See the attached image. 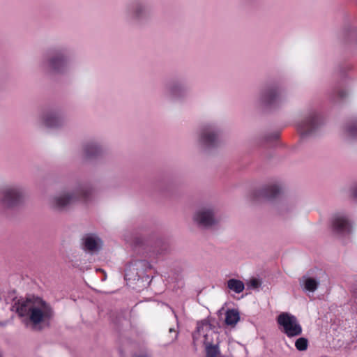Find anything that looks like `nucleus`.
<instances>
[{"instance_id":"obj_18","label":"nucleus","mask_w":357,"mask_h":357,"mask_svg":"<svg viewBox=\"0 0 357 357\" xmlns=\"http://www.w3.org/2000/svg\"><path fill=\"white\" fill-rule=\"evenodd\" d=\"M129 10L132 13V17L139 20L146 18L149 13V9L139 1L132 3L129 7Z\"/></svg>"},{"instance_id":"obj_7","label":"nucleus","mask_w":357,"mask_h":357,"mask_svg":"<svg viewBox=\"0 0 357 357\" xmlns=\"http://www.w3.org/2000/svg\"><path fill=\"white\" fill-rule=\"evenodd\" d=\"M196 225L202 229H211L217 226L220 220L213 207L204 206L198 209L193 215Z\"/></svg>"},{"instance_id":"obj_33","label":"nucleus","mask_w":357,"mask_h":357,"mask_svg":"<svg viewBox=\"0 0 357 357\" xmlns=\"http://www.w3.org/2000/svg\"><path fill=\"white\" fill-rule=\"evenodd\" d=\"M353 197L357 199V186L354 187L352 190Z\"/></svg>"},{"instance_id":"obj_2","label":"nucleus","mask_w":357,"mask_h":357,"mask_svg":"<svg viewBox=\"0 0 357 357\" xmlns=\"http://www.w3.org/2000/svg\"><path fill=\"white\" fill-rule=\"evenodd\" d=\"M94 189L89 183H78L71 192H63L51 199V207L59 211L66 210L77 202H86L91 198Z\"/></svg>"},{"instance_id":"obj_32","label":"nucleus","mask_w":357,"mask_h":357,"mask_svg":"<svg viewBox=\"0 0 357 357\" xmlns=\"http://www.w3.org/2000/svg\"><path fill=\"white\" fill-rule=\"evenodd\" d=\"M349 37L355 38L354 44L357 47V31H352L349 33Z\"/></svg>"},{"instance_id":"obj_19","label":"nucleus","mask_w":357,"mask_h":357,"mask_svg":"<svg viewBox=\"0 0 357 357\" xmlns=\"http://www.w3.org/2000/svg\"><path fill=\"white\" fill-rule=\"evenodd\" d=\"M135 269L139 273L144 279H146V276H149L146 274L147 270L151 268V265L150 263L145 259H134L132 260L130 263Z\"/></svg>"},{"instance_id":"obj_14","label":"nucleus","mask_w":357,"mask_h":357,"mask_svg":"<svg viewBox=\"0 0 357 357\" xmlns=\"http://www.w3.org/2000/svg\"><path fill=\"white\" fill-rule=\"evenodd\" d=\"M282 188L277 184L267 185L253 192V199L259 200L264 199L266 200H273L278 198L282 193Z\"/></svg>"},{"instance_id":"obj_10","label":"nucleus","mask_w":357,"mask_h":357,"mask_svg":"<svg viewBox=\"0 0 357 357\" xmlns=\"http://www.w3.org/2000/svg\"><path fill=\"white\" fill-rule=\"evenodd\" d=\"M331 227L334 234L340 236L350 234L353 231V225L349 217L342 213H337L333 215Z\"/></svg>"},{"instance_id":"obj_8","label":"nucleus","mask_w":357,"mask_h":357,"mask_svg":"<svg viewBox=\"0 0 357 357\" xmlns=\"http://www.w3.org/2000/svg\"><path fill=\"white\" fill-rule=\"evenodd\" d=\"M276 321L278 324L282 327L281 331L288 337L301 335L302 327L294 315L288 312H282L277 317Z\"/></svg>"},{"instance_id":"obj_34","label":"nucleus","mask_w":357,"mask_h":357,"mask_svg":"<svg viewBox=\"0 0 357 357\" xmlns=\"http://www.w3.org/2000/svg\"><path fill=\"white\" fill-rule=\"evenodd\" d=\"M135 243L139 245L144 244V240L141 238H136Z\"/></svg>"},{"instance_id":"obj_11","label":"nucleus","mask_w":357,"mask_h":357,"mask_svg":"<svg viewBox=\"0 0 357 357\" xmlns=\"http://www.w3.org/2000/svg\"><path fill=\"white\" fill-rule=\"evenodd\" d=\"M124 278L128 284L137 290L146 287L151 281L149 276H146V279H144L130 264L126 268Z\"/></svg>"},{"instance_id":"obj_27","label":"nucleus","mask_w":357,"mask_h":357,"mask_svg":"<svg viewBox=\"0 0 357 357\" xmlns=\"http://www.w3.org/2000/svg\"><path fill=\"white\" fill-rule=\"evenodd\" d=\"M294 206L289 202H282L278 207V212L282 215H286L289 212L293 211Z\"/></svg>"},{"instance_id":"obj_20","label":"nucleus","mask_w":357,"mask_h":357,"mask_svg":"<svg viewBox=\"0 0 357 357\" xmlns=\"http://www.w3.org/2000/svg\"><path fill=\"white\" fill-rule=\"evenodd\" d=\"M300 284L301 286L302 285L304 286V290H306V291H308L310 292H314L317 289V288L319 287V280L304 275L302 277L301 280H300Z\"/></svg>"},{"instance_id":"obj_5","label":"nucleus","mask_w":357,"mask_h":357,"mask_svg":"<svg viewBox=\"0 0 357 357\" xmlns=\"http://www.w3.org/2000/svg\"><path fill=\"white\" fill-rule=\"evenodd\" d=\"M199 142L204 150L218 148L222 143L220 130L214 124L204 126L200 130Z\"/></svg>"},{"instance_id":"obj_31","label":"nucleus","mask_w":357,"mask_h":357,"mask_svg":"<svg viewBox=\"0 0 357 357\" xmlns=\"http://www.w3.org/2000/svg\"><path fill=\"white\" fill-rule=\"evenodd\" d=\"M261 285V282L256 278H252L250 281V286L252 288H258Z\"/></svg>"},{"instance_id":"obj_13","label":"nucleus","mask_w":357,"mask_h":357,"mask_svg":"<svg viewBox=\"0 0 357 357\" xmlns=\"http://www.w3.org/2000/svg\"><path fill=\"white\" fill-rule=\"evenodd\" d=\"M204 328L208 329L206 334L204 335V344L206 346L217 345L220 343V334L218 332L213 331L211 328V324L206 321H204L202 324H198L197 326V331L192 333L193 342H195L198 338L201 331H204Z\"/></svg>"},{"instance_id":"obj_23","label":"nucleus","mask_w":357,"mask_h":357,"mask_svg":"<svg viewBox=\"0 0 357 357\" xmlns=\"http://www.w3.org/2000/svg\"><path fill=\"white\" fill-rule=\"evenodd\" d=\"M345 129L347 133L351 138L357 139V120L349 122L346 126Z\"/></svg>"},{"instance_id":"obj_38","label":"nucleus","mask_w":357,"mask_h":357,"mask_svg":"<svg viewBox=\"0 0 357 357\" xmlns=\"http://www.w3.org/2000/svg\"><path fill=\"white\" fill-rule=\"evenodd\" d=\"M0 357H1V354H0Z\"/></svg>"},{"instance_id":"obj_15","label":"nucleus","mask_w":357,"mask_h":357,"mask_svg":"<svg viewBox=\"0 0 357 357\" xmlns=\"http://www.w3.org/2000/svg\"><path fill=\"white\" fill-rule=\"evenodd\" d=\"M83 152L86 160H94L102 156L103 150L97 143L91 141L84 144Z\"/></svg>"},{"instance_id":"obj_9","label":"nucleus","mask_w":357,"mask_h":357,"mask_svg":"<svg viewBox=\"0 0 357 357\" xmlns=\"http://www.w3.org/2000/svg\"><path fill=\"white\" fill-rule=\"evenodd\" d=\"M260 102L266 107H275L282 100L281 91L276 84L266 86L261 91Z\"/></svg>"},{"instance_id":"obj_21","label":"nucleus","mask_w":357,"mask_h":357,"mask_svg":"<svg viewBox=\"0 0 357 357\" xmlns=\"http://www.w3.org/2000/svg\"><path fill=\"white\" fill-rule=\"evenodd\" d=\"M240 319L237 310H227L225 314V324L228 326H235Z\"/></svg>"},{"instance_id":"obj_17","label":"nucleus","mask_w":357,"mask_h":357,"mask_svg":"<svg viewBox=\"0 0 357 357\" xmlns=\"http://www.w3.org/2000/svg\"><path fill=\"white\" fill-rule=\"evenodd\" d=\"M169 95L173 98H181L184 97L188 91V87L180 82H172L167 86Z\"/></svg>"},{"instance_id":"obj_22","label":"nucleus","mask_w":357,"mask_h":357,"mask_svg":"<svg viewBox=\"0 0 357 357\" xmlns=\"http://www.w3.org/2000/svg\"><path fill=\"white\" fill-rule=\"evenodd\" d=\"M227 287L236 294L241 293L245 289L244 283L238 279H229L227 280Z\"/></svg>"},{"instance_id":"obj_26","label":"nucleus","mask_w":357,"mask_h":357,"mask_svg":"<svg viewBox=\"0 0 357 357\" xmlns=\"http://www.w3.org/2000/svg\"><path fill=\"white\" fill-rule=\"evenodd\" d=\"M295 347L300 351H306L308 347V340L303 337L298 338L295 342Z\"/></svg>"},{"instance_id":"obj_24","label":"nucleus","mask_w":357,"mask_h":357,"mask_svg":"<svg viewBox=\"0 0 357 357\" xmlns=\"http://www.w3.org/2000/svg\"><path fill=\"white\" fill-rule=\"evenodd\" d=\"M110 319L114 326L116 328H119L123 325V321L125 320V318L121 313L112 312Z\"/></svg>"},{"instance_id":"obj_30","label":"nucleus","mask_w":357,"mask_h":357,"mask_svg":"<svg viewBox=\"0 0 357 357\" xmlns=\"http://www.w3.org/2000/svg\"><path fill=\"white\" fill-rule=\"evenodd\" d=\"M334 95L337 96V99L342 100L347 96V93L346 91L339 89L334 91Z\"/></svg>"},{"instance_id":"obj_37","label":"nucleus","mask_w":357,"mask_h":357,"mask_svg":"<svg viewBox=\"0 0 357 357\" xmlns=\"http://www.w3.org/2000/svg\"><path fill=\"white\" fill-rule=\"evenodd\" d=\"M136 357H146V356H137Z\"/></svg>"},{"instance_id":"obj_36","label":"nucleus","mask_w":357,"mask_h":357,"mask_svg":"<svg viewBox=\"0 0 357 357\" xmlns=\"http://www.w3.org/2000/svg\"><path fill=\"white\" fill-rule=\"evenodd\" d=\"M157 252H158V253H160V254H162V252H163V250H158Z\"/></svg>"},{"instance_id":"obj_29","label":"nucleus","mask_w":357,"mask_h":357,"mask_svg":"<svg viewBox=\"0 0 357 357\" xmlns=\"http://www.w3.org/2000/svg\"><path fill=\"white\" fill-rule=\"evenodd\" d=\"M280 133L278 132H274L271 134L265 136V140L266 142L275 141L279 138Z\"/></svg>"},{"instance_id":"obj_1","label":"nucleus","mask_w":357,"mask_h":357,"mask_svg":"<svg viewBox=\"0 0 357 357\" xmlns=\"http://www.w3.org/2000/svg\"><path fill=\"white\" fill-rule=\"evenodd\" d=\"M20 317L29 314V320L33 326L40 324H48L53 318L54 312L51 305L41 298L29 296L17 300L12 306Z\"/></svg>"},{"instance_id":"obj_16","label":"nucleus","mask_w":357,"mask_h":357,"mask_svg":"<svg viewBox=\"0 0 357 357\" xmlns=\"http://www.w3.org/2000/svg\"><path fill=\"white\" fill-rule=\"evenodd\" d=\"M43 124L50 128H57L63 124V118L57 112H50L43 116Z\"/></svg>"},{"instance_id":"obj_4","label":"nucleus","mask_w":357,"mask_h":357,"mask_svg":"<svg viewBox=\"0 0 357 357\" xmlns=\"http://www.w3.org/2000/svg\"><path fill=\"white\" fill-rule=\"evenodd\" d=\"M323 124V119L317 111L312 110L305 113L297 126L301 139H304L315 133Z\"/></svg>"},{"instance_id":"obj_12","label":"nucleus","mask_w":357,"mask_h":357,"mask_svg":"<svg viewBox=\"0 0 357 357\" xmlns=\"http://www.w3.org/2000/svg\"><path fill=\"white\" fill-rule=\"evenodd\" d=\"M82 249L91 255L98 254L102 249L103 241L96 233H87L81 238Z\"/></svg>"},{"instance_id":"obj_35","label":"nucleus","mask_w":357,"mask_h":357,"mask_svg":"<svg viewBox=\"0 0 357 357\" xmlns=\"http://www.w3.org/2000/svg\"><path fill=\"white\" fill-rule=\"evenodd\" d=\"M7 324V321H0V326H5Z\"/></svg>"},{"instance_id":"obj_6","label":"nucleus","mask_w":357,"mask_h":357,"mask_svg":"<svg viewBox=\"0 0 357 357\" xmlns=\"http://www.w3.org/2000/svg\"><path fill=\"white\" fill-rule=\"evenodd\" d=\"M68 62V56L64 49L53 48L47 52L44 65H46L52 71L60 73L66 69Z\"/></svg>"},{"instance_id":"obj_25","label":"nucleus","mask_w":357,"mask_h":357,"mask_svg":"<svg viewBox=\"0 0 357 357\" xmlns=\"http://www.w3.org/2000/svg\"><path fill=\"white\" fill-rule=\"evenodd\" d=\"M206 357H220L219 344L205 347Z\"/></svg>"},{"instance_id":"obj_3","label":"nucleus","mask_w":357,"mask_h":357,"mask_svg":"<svg viewBox=\"0 0 357 357\" xmlns=\"http://www.w3.org/2000/svg\"><path fill=\"white\" fill-rule=\"evenodd\" d=\"M25 191L19 185H6L0 188V206L13 209L20 206L24 199Z\"/></svg>"},{"instance_id":"obj_28","label":"nucleus","mask_w":357,"mask_h":357,"mask_svg":"<svg viewBox=\"0 0 357 357\" xmlns=\"http://www.w3.org/2000/svg\"><path fill=\"white\" fill-rule=\"evenodd\" d=\"M168 337L165 341L166 344H171L177 340L178 332L174 327H170L168 329Z\"/></svg>"}]
</instances>
